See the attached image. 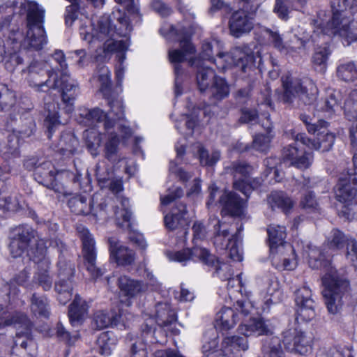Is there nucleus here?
I'll return each instance as SVG.
<instances>
[{
    "label": "nucleus",
    "instance_id": "obj_25",
    "mask_svg": "<svg viewBox=\"0 0 357 357\" xmlns=\"http://www.w3.org/2000/svg\"><path fill=\"white\" fill-rule=\"evenodd\" d=\"M165 224L166 227L170 230L185 228L188 226L189 219L186 205L183 202H176L170 214L165 215Z\"/></svg>",
    "mask_w": 357,
    "mask_h": 357
},
{
    "label": "nucleus",
    "instance_id": "obj_33",
    "mask_svg": "<svg viewBox=\"0 0 357 357\" xmlns=\"http://www.w3.org/2000/svg\"><path fill=\"white\" fill-rule=\"evenodd\" d=\"M207 90L209 92V100L213 105H217L229 94V87L227 81L220 76L215 78Z\"/></svg>",
    "mask_w": 357,
    "mask_h": 357
},
{
    "label": "nucleus",
    "instance_id": "obj_9",
    "mask_svg": "<svg viewBox=\"0 0 357 357\" xmlns=\"http://www.w3.org/2000/svg\"><path fill=\"white\" fill-rule=\"evenodd\" d=\"M220 66L218 68L224 69L227 66H235L241 68L243 73H250L259 67L261 58L255 56L248 47H235L229 53L217 52Z\"/></svg>",
    "mask_w": 357,
    "mask_h": 357
},
{
    "label": "nucleus",
    "instance_id": "obj_10",
    "mask_svg": "<svg viewBox=\"0 0 357 357\" xmlns=\"http://www.w3.org/2000/svg\"><path fill=\"white\" fill-rule=\"evenodd\" d=\"M357 187V154L353 156L352 167L348 168L346 173L340 174L337 184L334 187L335 198L344 203L349 207L356 195Z\"/></svg>",
    "mask_w": 357,
    "mask_h": 357
},
{
    "label": "nucleus",
    "instance_id": "obj_20",
    "mask_svg": "<svg viewBox=\"0 0 357 357\" xmlns=\"http://www.w3.org/2000/svg\"><path fill=\"white\" fill-rule=\"evenodd\" d=\"M269 246L271 253H281L284 251L294 252L293 247L284 241L286 238L285 227L280 225H270L267 229Z\"/></svg>",
    "mask_w": 357,
    "mask_h": 357
},
{
    "label": "nucleus",
    "instance_id": "obj_37",
    "mask_svg": "<svg viewBox=\"0 0 357 357\" xmlns=\"http://www.w3.org/2000/svg\"><path fill=\"white\" fill-rule=\"evenodd\" d=\"M108 199L100 194L95 193L91 199V205H93L91 214L98 220H107L109 214L107 211L109 204Z\"/></svg>",
    "mask_w": 357,
    "mask_h": 357
},
{
    "label": "nucleus",
    "instance_id": "obj_63",
    "mask_svg": "<svg viewBox=\"0 0 357 357\" xmlns=\"http://www.w3.org/2000/svg\"><path fill=\"white\" fill-rule=\"evenodd\" d=\"M264 31L268 35V40L275 49L280 52L284 51L285 44L278 31L268 28L265 29Z\"/></svg>",
    "mask_w": 357,
    "mask_h": 357
},
{
    "label": "nucleus",
    "instance_id": "obj_14",
    "mask_svg": "<svg viewBox=\"0 0 357 357\" xmlns=\"http://www.w3.org/2000/svg\"><path fill=\"white\" fill-rule=\"evenodd\" d=\"M167 257L172 261L182 264H185L190 259L195 260L196 259L208 266H215V263H218L215 257L211 255L208 250L199 247L184 249L177 252H169Z\"/></svg>",
    "mask_w": 357,
    "mask_h": 357
},
{
    "label": "nucleus",
    "instance_id": "obj_5",
    "mask_svg": "<svg viewBox=\"0 0 357 357\" xmlns=\"http://www.w3.org/2000/svg\"><path fill=\"white\" fill-rule=\"evenodd\" d=\"M300 119L305 125L308 132H317V138L312 139L304 133H298L294 138L296 142H301L310 149L320 150L322 152L328 151L334 144L335 137L326 130L328 123L322 119L315 122L314 119L305 114H301Z\"/></svg>",
    "mask_w": 357,
    "mask_h": 357
},
{
    "label": "nucleus",
    "instance_id": "obj_60",
    "mask_svg": "<svg viewBox=\"0 0 357 357\" xmlns=\"http://www.w3.org/2000/svg\"><path fill=\"white\" fill-rule=\"evenodd\" d=\"M146 344L144 339H136L130 344V357H147Z\"/></svg>",
    "mask_w": 357,
    "mask_h": 357
},
{
    "label": "nucleus",
    "instance_id": "obj_53",
    "mask_svg": "<svg viewBox=\"0 0 357 357\" xmlns=\"http://www.w3.org/2000/svg\"><path fill=\"white\" fill-rule=\"evenodd\" d=\"M96 74L100 82V91L103 93V96H107L108 93H110L111 79L110 72L108 68L103 63L99 64L97 66Z\"/></svg>",
    "mask_w": 357,
    "mask_h": 357
},
{
    "label": "nucleus",
    "instance_id": "obj_29",
    "mask_svg": "<svg viewBox=\"0 0 357 357\" xmlns=\"http://www.w3.org/2000/svg\"><path fill=\"white\" fill-rule=\"evenodd\" d=\"M237 314L231 307H222L216 314L215 326L221 333L233 328L237 322Z\"/></svg>",
    "mask_w": 357,
    "mask_h": 357
},
{
    "label": "nucleus",
    "instance_id": "obj_28",
    "mask_svg": "<svg viewBox=\"0 0 357 357\" xmlns=\"http://www.w3.org/2000/svg\"><path fill=\"white\" fill-rule=\"evenodd\" d=\"M121 318V316L115 312L98 311L93 315L92 327L96 330H102L109 326L125 328V325L120 322Z\"/></svg>",
    "mask_w": 357,
    "mask_h": 357
},
{
    "label": "nucleus",
    "instance_id": "obj_7",
    "mask_svg": "<svg viewBox=\"0 0 357 357\" xmlns=\"http://www.w3.org/2000/svg\"><path fill=\"white\" fill-rule=\"evenodd\" d=\"M45 10L36 2H29L26 11V36L24 45L29 49L40 50L47 43L43 27Z\"/></svg>",
    "mask_w": 357,
    "mask_h": 357
},
{
    "label": "nucleus",
    "instance_id": "obj_34",
    "mask_svg": "<svg viewBox=\"0 0 357 357\" xmlns=\"http://www.w3.org/2000/svg\"><path fill=\"white\" fill-rule=\"evenodd\" d=\"M45 126L47 129L48 138L51 137V135L54 131V128L60 123L59 118V105L54 101L46 102L45 99Z\"/></svg>",
    "mask_w": 357,
    "mask_h": 357
},
{
    "label": "nucleus",
    "instance_id": "obj_61",
    "mask_svg": "<svg viewBox=\"0 0 357 357\" xmlns=\"http://www.w3.org/2000/svg\"><path fill=\"white\" fill-rule=\"evenodd\" d=\"M29 247L10 234L9 250L13 257H21L23 253L28 250Z\"/></svg>",
    "mask_w": 357,
    "mask_h": 357
},
{
    "label": "nucleus",
    "instance_id": "obj_39",
    "mask_svg": "<svg viewBox=\"0 0 357 357\" xmlns=\"http://www.w3.org/2000/svg\"><path fill=\"white\" fill-rule=\"evenodd\" d=\"M267 202L273 210L278 208L284 212L289 211L293 206V202L291 198L281 191L272 192L267 197Z\"/></svg>",
    "mask_w": 357,
    "mask_h": 357
},
{
    "label": "nucleus",
    "instance_id": "obj_36",
    "mask_svg": "<svg viewBox=\"0 0 357 357\" xmlns=\"http://www.w3.org/2000/svg\"><path fill=\"white\" fill-rule=\"evenodd\" d=\"M176 158L169 163V170L171 174H174L178 179L185 183L188 181L192 176V174L188 172L183 168L178 167V163L182 161L183 156L185 152V147L183 145L176 146Z\"/></svg>",
    "mask_w": 357,
    "mask_h": 357
},
{
    "label": "nucleus",
    "instance_id": "obj_54",
    "mask_svg": "<svg viewBox=\"0 0 357 357\" xmlns=\"http://www.w3.org/2000/svg\"><path fill=\"white\" fill-rule=\"evenodd\" d=\"M349 240L342 231L333 229L327 238V245L330 249L339 250L347 245Z\"/></svg>",
    "mask_w": 357,
    "mask_h": 357
},
{
    "label": "nucleus",
    "instance_id": "obj_12",
    "mask_svg": "<svg viewBox=\"0 0 357 357\" xmlns=\"http://www.w3.org/2000/svg\"><path fill=\"white\" fill-rule=\"evenodd\" d=\"M180 42L181 49L169 50L168 53L169 61L174 65L175 78V93L176 96L181 94V91L179 87L181 83L179 76L183 74V71L181 68V63L187 60L188 55L193 54L195 51V47L190 42V37L188 35H184L182 38H178Z\"/></svg>",
    "mask_w": 357,
    "mask_h": 357
},
{
    "label": "nucleus",
    "instance_id": "obj_49",
    "mask_svg": "<svg viewBox=\"0 0 357 357\" xmlns=\"http://www.w3.org/2000/svg\"><path fill=\"white\" fill-rule=\"evenodd\" d=\"M5 58V68L6 69L13 73L17 70H20L22 72L25 73V69L23 68L24 58L22 56V52H14L10 53L7 56H4Z\"/></svg>",
    "mask_w": 357,
    "mask_h": 357
},
{
    "label": "nucleus",
    "instance_id": "obj_52",
    "mask_svg": "<svg viewBox=\"0 0 357 357\" xmlns=\"http://www.w3.org/2000/svg\"><path fill=\"white\" fill-rule=\"evenodd\" d=\"M16 321L22 323L26 328L29 327L30 324L28 317L24 313L16 312L10 315L3 312L0 315V329L12 326Z\"/></svg>",
    "mask_w": 357,
    "mask_h": 357
},
{
    "label": "nucleus",
    "instance_id": "obj_62",
    "mask_svg": "<svg viewBox=\"0 0 357 357\" xmlns=\"http://www.w3.org/2000/svg\"><path fill=\"white\" fill-rule=\"evenodd\" d=\"M344 112L351 117L357 119V89L352 91L345 100Z\"/></svg>",
    "mask_w": 357,
    "mask_h": 357
},
{
    "label": "nucleus",
    "instance_id": "obj_21",
    "mask_svg": "<svg viewBox=\"0 0 357 357\" xmlns=\"http://www.w3.org/2000/svg\"><path fill=\"white\" fill-rule=\"evenodd\" d=\"M282 157L284 162H289V165L298 169L308 168L312 160L311 153L306 151L301 152L293 144L284 147Z\"/></svg>",
    "mask_w": 357,
    "mask_h": 357
},
{
    "label": "nucleus",
    "instance_id": "obj_31",
    "mask_svg": "<svg viewBox=\"0 0 357 357\" xmlns=\"http://www.w3.org/2000/svg\"><path fill=\"white\" fill-rule=\"evenodd\" d=\"M255 169L254 166L245 161L236 160L225 167V170L234 177V181H236L240 179L248 180L253 174Z\"/></svg>",
    "mask_w": 357,
    "mask_h": 357
},
{
    "label": "nucleus",
    "instance_id": "obj_59",
    "mask_svg": "<svg viewBox=\"0 0 357 357\" xmlns=\"http://www.w3.org/2000/svg\"><path fill=\"white\" fill-rule=\"evenodd\" d=\"M273 135L263 134L257 135L252 141V148L259 152L266 153L270 148V144Z\"/></svg>",
    "mask_w": 357,
    "mask_h": 357
},
{
    "label": "nucleus",
    "instance_id": "obj_38",
    "mask_svg": "<svg viewBox=\"0 0 357 357\" xmlns=\"http://www.w3.org/2000/svg\"><path fill=\"white\" fill-rule=\"evenodd\" d=\"M331 52L326 45L318 47L315 49L312 56V63L314 69L321 73H325L327 68V61Z\"/></svg>",
    "mask_w": 357,
    "mask_h": 357
},
{
    "label": "nucleus",
    "instance_id": "obj_40",
    "mask_svg": "<svg viewBox=\"0 0 357 357\" xmlns=\"http://www.w3.org/2000/svg\"><path fill=\"white\" fill-rule=\"evenodd\" d=\"M30 307L31 312L36 317L48 318L50 314L49 302L45 296L33 294Z\"/></svg>",
    "mask_w": 357,
    "mask_h": 357
},
{
    "label": "nucleus",
    "instance_id": "obj_41",
    "mask_svg": "<svg viewBox=\"0 0 357 357\" xmlns=\"http://www.w3.org/2000/svg\"><path fill=\"white\" fill-rule=\"evenodd\" d=\"M71 212L76 215H87L91 214L93 205H91V200L87 203V199L82 195H77L70 198L68 202Z\"/></svg>",
    "mask_w": 357,
    "mask_h": 357
},
{
    "label": "nucleus",
    "instance_id": "obj_18",
    "mask_svg": "<svg viewBox=\"0 0 357 357\" xmlns=\"http://www.w3.org/2000/svg\"><path fill=\"white\" fill-rule=\"evenodd\" d=\"M110 258L119 266L132 265L135 260V252L127 246L121 244L115 237L108 238Z\"/></svg>",
    "mask_w": 357,
    "mask_h": 357
},
{
    "label": "nucleus",
    "instance_id": "obj_32",
    "mask_svg": "<svg viewBox=\"0 0 357 357\" xmlns=\"http://www.w3.org/2000/svg\"><path fill=\"white\" fill-rule=\"evenodd\" d=\"M79 140L73 132L62 133L58 144V151L62 155L69 158L79 152Z\"/></svg>",
    "mask_w": 357,
    "mask_h": 357
},
{
    "label": "nucleus",
    "instance_id": "obj_48",
    "mask_svg": "<svg viewBox=\"0 0 357 357\" xmlns=\"http://www.w3.org/2000/svg\"><path fill=\"white\" fill-rule=\"evenodd\" d=\"M198 158L202 166L212 167L220 159V152L213 151L211 153L202 145L197 146Z\"/></svg>",
    "mask_w": 357,
    "mask_h": 357
},
{
    "label": "nucleus",
    "instance_id": "obj_27",
    "mask_svg": "<svg viewBox=\"0 0 357 357\" xmlns=\"http://www.w3.org/2000/svg\"><path fill=\"white\" fill-rule=\"evenodd\" d=\"M117 285L120 290V294L128 300L135 298L146 291V286L141 281L131 279L126 275L118 278Z\"/></svg>",
    "mask_w": 357,
    "mask_h": 357
},
{
    "label": "nucleus",
    "instance_id": "obj_17",
    "mask_svg": "<svg viewBox=\"0 0 357 357\" xmlns=\"http://www.w3.org/2000/svg\"><path fill=\"white\" fill-rule=\"evenodd\" d=\"M56 176H59L50 161L40 162L36 167L35 173H33L34 179L38 183L55 192H61V186L58 181Z\"/></svg>",
    "mask_w": 357,
    "mask_h": 357
},
{
    "label": "nucleus",
    "instance_id": "obj_50",
    "mask_svg": "<svg viewBox=\"0 0 357 357\" xmlns=\"http://www.w3.org/2000/svg\"><path fill=\"white\" fill-rule=\"evenodd\" d=\"M57 276L59 279L73 280L75 272V264L63 256H59L57 263Z\"/></svg>",
    "mask_w": 357,
    "mask_h": 357
},
{
    "label": "nucleus",
    "instance_id": "obj_56",
    "mask_svg": "<svg viewBox=\"0 0 357 357\" xmlns=\"http://www.w3.org/2000/svg\"><path fill=\"white\" fill-rule=\"evenodd\" d=\"M279 283L275 279H269L266 288V296L265 303L267 305L277 303L281 301L282 293Z\"/></svg>",
    "mask_w": 357,
    "mask_h": 357
},
{
    "label": "nucleus",
    "instance_id": "obj_30",
    "mask_svg": "<svg viewBox=\"0 0 357 357\" xmlns=\"http://www.w3.org/2000/svg\"><path fill=\"white\" fill-rule=\"evenodd\" d=\"M88 305L80 296H76L69 306L68 317L72 326L81 324L87 317Z\"/></svg>",
    "mask_w": 357,
    "mask_h": 357
},
{
    "label": "nucleus",
    "instance_id": "obj_22",
    "mask_svg": "<svg viewBox=\"0 0 357 357\" xmlns=\"http://www.w3.org/2000/svg\"><path fill=\"white\" fill-rule=\"evenodd\" d=\"M188 64L197 68L196 81L198 89L201 93L206 91L215 78L218 76L215 75V71L211 67L205 66L200 59L190 58Z\"/></svg>",
    "mask_w": 357,
    "mask_h": 357
},
{
    "label": "nucleus",
    "instance_id": "obj_15",
    "mask_svg": "<svg viewBox=\"0 0 357 357\" xmlns=\"http://www.w3.org/2000/svg\"><path fill=\"white\" fill-rule=\"evenodd\" d=\"M155 318L157 324L165 332L176 335L179 333L177 326L176 314L171 305L167 303H158L155 305Z\"/></svg>",
    "mask_w": 357,
    "mask_h": 357
},
{
    "label": "nucleus",
    "instance_id": "obj_55",
    "mask_svg": "<svg viewBox=\"0 0 357 357\" xmlns=\"http://www.w3.org/2000/svg\"><path fill=\"white\" fill-rule=\"evenodd\" d=\"M96 175L99 184L102 187H108L113 193L117 194L123 190L122 181L120 179H110L102 175L98 165L96 166Z\"/></svg>",
    "mask_w": 357,
    "mask_h": 357
},
{
    "label": "nucleus",
    "instance_id": "obj_4",
    "mask_svg": "<svg viewBox=\"0 0 357 357\" xmlns=\"http://www.w3.org/2000/svg\"><path fill=\"white\" fill-rule=\"evenodd\" d=\"M128 18L124 13L119 10L112 13L109 15H103L99 18L96 24L93 23L91 32L92 38L98 40H103L107 38L104 50L108 52H116L119 61L121 63L126 59V52L129 46L128 40H116L114 36L126 38L131 32Z\"/></svg>",
    "mask_w": 357,
    "mask_h": 357
},
{
    "label": "nucleus",
    "instance_id": "obj_6",
    "mask_svg": "<svg viewBox=\"0 0 357 357\" xmlns=\"http://www.w3.org/2000/svg\"><path fill=\"white\" fill-rule=\"evenodd\" d=\"M282 91H276L278 101L291 105L297 98L305 105H311L316 99L315 86L311 82L308 86L304 85L301 79L293 77L287 73L281 77Z\"/></svg>",
    "mask_w": 357,
    "mask_h": 357
},
{
    "label": "nucleus",
    "instance_id": "obj_43",
    "mask_svg": "<svg viewBox=\"0 0 357 357\" xmlns=\"http://www.w3.org/2000/svg\"><path fill=\"white\" fill-rule=\"evenodd\" d=\"M337 77L345 82H354L357 80V69L354 62L340 64L336 69Z\"/></svg>",
    "mask_w": 357,
    "mask_h": 357
},
{
    "label": "nucleus",
    "instance_id": "obj_16",
    "mask_svg": "<svg viewBox=\"0 0 357 357\" xmlns=\"http://www.w3.org/2000/svg\"><path fill=\"white\" fill-rule=\"evenodd\" d=\"M295 302L297 306V319L309 321L314 317V301L308 287H303L296 291Z\"/></svg>",
    "mask_w": 357,
    "mask_h": 357
},
{
    "label": "nucleus",
    "instance_id": "obj_64",
    "mask_svg": "<svg viewBox=\"0 0 357 357\" xmlns=\"http://www.w3.org/2000/svg\"><path fill=\"white\" fill-rule=\"evenodd\" d=\"M335 1H336L335 6L337 8H339L340 10H342V13L351 15L352 13L357 10V0H342V3L340 0H333L331 2L332 8Z\"/></svg>",
    "mask_w": 357,
    "mask_h": 357
},
{
    "label": "nucleus",
    "instance_id": "obj_44",
    "mask_svg": "<svg viewBox=\"0 0 357 357\" xmlns=\"http://www.w3.org/2000/svg\"><path fill=\"white\" fill-rule=\"evenodd\" d=\"M119 138L116 133H111L105 146V157L114 163L120 160L119 155Z\"/></svg>",
    "mask_w": 357,
    "mask_h": 357
},
{
    "label": "nucleus",
    "instance_id": "obj_19",
    "mask_svg": "<svg viewBox=\"0 0 357 357\" xmlns=\"http://www.w3.org/2000/svg\"><path fill=\"white\" fill-rule=\"evenodd\" d=\"M46 249L42 248L38 256H36L33 260L37 263L38 271L36 272L33 281L40 286L44 291H48L52 288V279L49 273L50 261L45 257Z\"/></svg>",
    "mask_w": 357,
    "mask_h": 357
},
{
    "label": "nucleus",
    "instance_id": "obj_42",
    "mask_svg": "<svg viewBox=\"0 0 357 357\" xmlns=\"http://www.w3.org/2000/svg\"><path fill=\"white\" fill-rule=\"evenodd\" d=\"M10 234L29 247L36 237L37 232L31 227L22 225L14 228Z\"/></svg>",
    "mask_w": 357,
    "mask_h": 357
},
{
    "label": "nucleus",
    "instance_id": "obj_2",
    "mask_svg": "<svg viewBox=\"0 0 357 357\" xmlns=\"http://www.w3.org/2000/svg\"><path fill=\"white\" fill-rule=\"evenodd\" d=\"M309 264L312 268H323L325 272L321 278L322 295L328 311L333 314L341 310L344 300L349 296V280L338 273L330 260L325 259L319 250H312L309 254Z\"/></svg>",
    "mask_w": 357,
    "mask_h": 357
},
{
    "label": "nucleus",
    "instance_id": "obj_1",
    "mask_svg": "<svg viewBox=\"0 0 357 357\" xmlns=\"http://www.w3.org/2000/svg\"><path fill=\"white\" fill-rule=\"evenodd\" d=\"M238 331L242 335H225L221 342V352L227 355L240 351H247L249 348L248 337L265 335L262 340L261 352L264 357H285L281 340L277 336H271V326L261 319H252L247 323L241 324Z\"/></svg>",
    "mask_w": 357,
    "mask_h": 357
},
{
    "label": "nucleus",
    "instance_id": "obj_46",
    "mask_svg": "<svg viewBox=\"0 0 357 357\" xmlns=\"http://www.w3.org/2000/svg\"><path fill=\"white\" fill-rule=\"evenodd\" d=\"M73 280L59 279L55 282L54 289L58 294L60 303L65 305L72 297Z\"/></svg>",
    "mask_w": 357,
    "mask_h": 357
},
{
    "label": "nucleus",
    "instance_id": "obj_45",
    "mask_svg": "<svg viewBox=\"0 0 357 357\" xmlns=\"http://www.w3.org/2000/svg\"><path fill=\"white\" fill-rule=\"evenodd\" d=\"M104 96L107 99V104L110 107V110L107 115L113 120L114 125L116 121H121L124 117L123 102L117 97L110 96L109 93Z\"/></svg>",
    "mask_w": 357,
    "mask_h": 357
},
{
    "label": "nucleus",
    "instance_id": "obj_51",
    "mask_svg": "<svg viewBox=\"0 0 357 357\" xmlns=\"http://www.w3.org/2000/svg\"><path fill=\"white\" fill-rule=\"evenodd\" d=\"M262 183L261 178H255L250 182H248V179L245 181L244 179H240L236 181H234V188L236 190L241 192L246 198L250 197L251 192L259 188Z\"/></svg>",
    "mask_w": 357,
    "mask_h": 357
},
{
    "label": "nucleus",
    "instance_id": "obj_47",
    "mask_svg": "<svg viewBox=\"0 0 357 357\" xmlns=\"http://www.w3.org/2000/svg\"><path fill=\"white\" fill-rule=\"evenodd\" d=\"M84 138L89 151L93 157L97 156L101 143L100 134L95 130H86L84 132Z\"/></svg>",
    "mask_w": 357,
    "mask_h": 357
},
{
    "label": "nucleus",
    "instance_id": "obj_35",
    "mask_svg": "<svg viewBox=\"0 0 357 357\" xmlns=\"http://www.w3.org/2000/svg\"><path fill=\"white\" fill-rule=\"evenodd\" d=\"M29 327H25V326L20 322H15L13 325L15 326L17 329L22 328V331L17 332L16 333L15 337L13 340L14 347H17L20 346L21 348L24 349H26L27 347H33L36 346L34 341L31 338V330L32 327V323L29 319Z\"/></svg>",
    "mask_w": 357,
    "mask_h": 357
},
{
    "label": "nucleus",
    "instance_id": "obj_58",
    "mask_svg": "<svg viewBox=\"0 0 357 357\" xmlns=\"http://www.w3.org/2000/svg\"><path fill=\"white\" fill-rule=\"evenodd\" d=\"M300 206L302 208L309 211H319V204L316 198L315 194L310 190L303 194L301 199Z\"/></svg>",
    "mask_w": 357,
    "mask_h": 357
},
{
    "label": "nucleus",
    "instance_id": "obj_11",
    "mask_svg": "<svg viewBox=\"0 0 357 357\" xmlns=\"http://www.w3.org/2000/svg\"><path fill=\"white\" fill-rule=\"evenodd\" d=\"M77 231L82 242L84 265L91 278L96 279L102 275L100 268L96 266V250L95 241L89 230L82 225L77 227Z\"/></svg>",
    "mask_w": 357,
    "mask_h": 357
},
{
    "label": "nucleus",
    "instance_id": "obj_24",
    "mask_svg": "<svg viewBox=\"0 0 357 357\" xmlns=\"http://www.w3.org/2000/svg\"><path fill=\"white\" fill-rule=\"evenodd\" d=\"M79 121L86 126H93L96 123L104 122L105 130L114 127V121L107 114L98 107L93 109L83 108L79 109Z\"/></svg>",
    "mask_w": 357,
    "mask_h": 357
},
{
    "label": "nucleus",
    "instance_id": "obj_57",
    "mask_svg": "<svg viewBox=\"0 0 357 357\" xmlns=\"http://www.w3.org/2000/svg\"><path fill=\"white\" fill-rule=\"evenodd\" d=\"M96 342L99 353L105 356H109L111 354L112 347L116 343V340L110 337L109 332L101 333Z\"/></svg>",
    "mask_w": 357,
    "mask_h": 357
},
{
    "label": "nucleus",
    "instance_id": "obj_13",
    "mask_svg": "<svg viewBox=\"0 0 357 357\" xmlns=\"http://www.w3.org/2000/svg\"><path fill=\"white\" fill-rule=\"evenodd\" d=\"M282 342L288 351L306 355L312 350V337L296 328H289L283 333Z\"/></svg>",
    "mask_w": 357,
    "mask_h": 357
},
{
    "label": "nucleus",
    "instance_id": "obj_8",
    "mask_svg": "<svg viewBox=\"0 0 357 357\" xmlns=\"http://www.w3.org/2000/svg\"><path fill=\"white\" fill-rule=\"evenodd\" d=\"M333 5V15L325 26L321 27V31L324 35L334 36L338 35L343 40V43L349 45L357 40V22L354 20L348 13L335 6Z\"/></svg>",
    "mask_w": 357,
    "mask_h": 357
},
{
    "label": "nucleus",
    "instance_id": "obj_26",
    "mask_svg": "<svg viewBox=\"0 0 357 357\" xmlns=\"http://www.w3.org/2000/svg\"><path fill=\"white\" fill-rule=\"evenodd\" d=\"M220 202L223 206L221 211L222 216H240L243 213V200L236 192H225L220 197Z\"/></svg>",
    "mask_w": 357,
    "mask_h": 357
},
{
    "label": "nucleus",
    "instance_id": "obj_23",
    "mask_svg": "<svg viewBox=\"0 0 357 357\" xmlns=\"http://www.w3.org/2000/svg\"><path fill=\"white\" fill-rule=\"evenodd\" d=\"M231 34L238 38L244 33H249L253 28L252 19L245 10H238L234 12L229 21Z\"/></svg>",
    "mask_w": 357,
    "mask_h": 357
},
{
    "label": "nucleus",
    "instance_id": "obj_3",
    "mask_svg": "<svg viewBox=\"0 0 357 357\" xmlns=\"http://www.w3.org/2000/svg\"><path fill=\"white\" fill-rule=\"evenodd\" d=\"M26 79L31 88L37 92H47L50 89H59L61 93L63 102L71 107L78 94L77 82L67 73L58 77L53 70H47L46 64L41 61H33L25 70ZM69 110L71 108L68 109Z\"/></svg>",
    "mask_w": 357,
    "mask_h": 357
}]
</instances>
